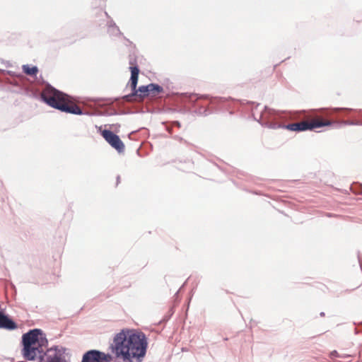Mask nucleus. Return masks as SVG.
<instances>
[{
	"mask_svg": "<svg viewBox=\"0 0 362 362\" xmlns=\"http://www.w3.org/2000/svg\"><path fill=\"white\" fill-rule=\"evenodd\" d=\"M40 333V329H35L23 335V354L25 359L35 360L39 358L40 361H43L45 357L47 356V354L52 351L47 350V353H44L43 345L38 338Z\"/></svg>",
	"mask_w": 362,
	"mask_h": 362,
	"instance_id": "3",
	"label": "nucleus"
},
{
	"mask_svg": "<svg viewBox=\"0 0 362 362\" xmlns=\"http://www.w3.org/2000/svg\"><path fill=\"white\" fill-rule=\"evenodd\" d=\"M47 362H58V361H57L56 360H54V358H52L50 361H47Z\"/></svg>",
	"mask_w": 362,
	"mask_h": 362,
	"instance_id": "12",
	"label": "nucleus"
},
{
	"mask_svg": "<svg viewBox=\"0 0 362 362\" xmlns=\"http://www.w3.org/2000/svg\"><path fill=\"white\" fill-rule=\"evenodd\" d=\"M41 97L49 106L67 113L81 115V108L69 96L56 90L51 86H47L42 92Z\"/></svg>",
	"mask_w": 362,
	"mask_h": 362,
	"instance_id": "2",
	"label": "nucleus"
},
{
	"mask_svg": "<svg viewBox=\"0 0 362 362\" xmlns=\"http://www.w3.org/2000/svg\"><path fill=\"white\" fill-rule=\"evenodd\" d=\"M163 88L155 83H150L147 86H141L136 88L131 94L125 95L124 98L126 101H142L146 97H156L163 92Z\"/></svg>",
	"mask_w": 362,
	"mask_h": 362,
	"instance_id": "4",
	"label": "nucleus"
},
{
	"mask_svg": "<svg viewBox=\"0 0 362 362\" xmlns=\"http://www.w3.org/2000/svg\"><path fill=\"white\" fill-rule=\"evenodd\" d=\"M0 328L13 330L17 328L16 324L0 311Z\"/></svg>",
	"mask_w": 362,
	"mask_h": 362,
	"instance_id": "8",
	"label": "nucleus"
},
{
	"mask_svg": "<svg viewBox=\"0 0 362 362\" xmlns=\"http://www.w3.org/2000/svg\"><path fill=\"white\" fill-rule=\"evenodd\" d=\"M131 78L129 80V86L131 88L132 91L134 90L136 88L138 78L139 74V69L137 66H131Z\"/></svg>",
	"mask_w": 362,
	"mask_h": 362,
	"instance_id": "9",
	"label": "nucleus"
},
{
	"mask_svg": "<svg viewBox=\"0 0 362 362\" xmlns=\"http://www.w3.org/2000/svg\"><path fill=\"white\" fill-rule=\"evenodd\" d=\"M330 124L331 122L329 120H325L321 117H315L310 120H304L300 122L288 124L284 125V128L293 132H303Z\"/></svg>",
	"mask_w": 362,
	"mask_h": 362,
	"instance_id": "5",
	"label": "nucleus"
},
{
	"mask_svg": "<svg viewBox=\"0 0 362 362\" xmlns=\"http://www.w3.org/2000/svg\"><path fill=\"white\" fill-rule=\"evenodd\" d=\"M23 72L28 76H36L38 73V69L35 66H30L28 64L22 66Z\"/></svg>",
	"mask_w": 362,
	"mask_h": 362,
	"instance_id": "10",
	"label": "nucleus"
},
{
	"mask_svg": "<svg viewBox=\"0 0 362 362\" xmlns=\"http://www.w3.org/2000/svg\"><path fill=\"white\" fill-rule=\"evenodd\" d=\"M112 356L110 354L90 350L83 355L82 362H110Z\"/></svg>",
	"mask_w": 362,
	"mask_h": 362,
	"instance_id": "7",
	"label": "nucleus"
},
{
	"mask_svg": "<svg viewBox=\"0 0 362 362\" xmlns=\"http://www.w3.org/2000/svg\"><path fill=\"white\" fill-rule=\"evenodd\" d=\"M175 124H176L177 127H180V124L178 122H175Z\"/></svg>",
	"mask_w": 362,
	"mask_h": 362,
	"instance_id": "11",
	"label": "nucleus"
},
{
	"mask_svg": "<svg viewBox=\"0 0 362 362\" xmlns=\"http://www.w3.org/2000/svg\"><path fill=\"white\" fill-rule=\"evenodd\" d=\"M147 346L144 333L122 329L114 337L110 349L115 357L123 362H141Z\"/></svg>",
	"mask_w": 362,
	"mask_h": 362,
	"instance_id": "1",
	"label": "nucleus"
},
{
	"mask_svg": "<svg viewBox=\"0 0 362 362\" xmlns=\"http://www.w3.org/2000/svg\"><path fill=\"white\" fill-rule=\"evenodd\" d=\"M105 141L119 153L124 151V144L119 137L110 130H103L101 133Z\"/></svg>",
	"mask_w": 362,
	"mask_h": 362,
	"instance_id": "6",
	"label": "nucleus"
}]
</instances>
